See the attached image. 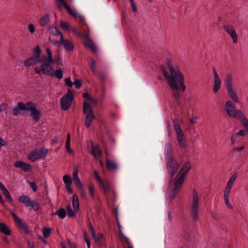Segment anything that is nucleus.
Returning <instances> with one entry per match:
<instances>
[{
	"mask_svg": "<svg viewBox=\"0 0 248 248\" xmlns=\"http://www.w3.org/2000/svg\"><path fill=\"white\" fill-rule=\"evenodd\" d=\"M167 65L169 73L164 67H161L162 73L166 79L168 85L173 92V95L175 101L179 104V93L178 90L181 89L183 92L186 90L184 77L178 66L174 67L172 61L167 59Z\"/></svg>",
	"mask_w": 248,
	"mask_h": 248,
	"instance_id": "1",
	"label": "nucleus"
},
{
	"mask_svg": "<svg viewBox=\"0 0 248 248\" xmlns=\"http://www.w3.org/2000/svg\"><path fill=\"white\" fill-rule=\"evenodd\" d=\"M191 168V164L189 162L185 163L182 166L179 172L176 175L174 183V187L169 195V199L172 200L178 193L181 188L186 174Z\"/></svg>",
	"mask_w": 248,
	"mask_h": 248,
	"instance_id": "2",
	"label": "nucleus"
},
{
	"mask_svg": "<svg viewBox=\"0 0 248 248\" xmlns=\"http://www.w3.org/2000/svg\"><path fill=\"white\" fill-rule=\"evenodd\" d=\"M47 56H44L42 57L41 62L42 64L35 67L34 70L38 75H45L50 76L52 72L53 67L51 65L54 62L52 57V53L49 47L46 48Z\"/></svg>",
	"mask_w": 248,
	"mask_h": 248,
	"instance_id": "3",
	"label": "nucleus"
},
{
	"mask_svg": "<svg viewBox=\"0 0 248 248\" xmlns=\"http://www.w3.org/2000/svg\"><path fill=\"white\" fill-rule=\"evenodd\" d=\"M225 110L228 115L238 119L248 131V120L241 110L236 109L234 104L231 101L229 100L225 103Z\"/></svg>",
	"mask_w": 248,
	"mask_h": 248,
	"instance_id": "4",
	"label": "nucleus"
},
{
	"mask_svg": "<svg viewBox=\"0 0 248 248\" xmlns=\"http://www.w3.org/2000/svg\"><path fill=\"white\" fill-rule=\"evenodd\" d=\"M225 82L226 88L230 98L234 102L239 103V98L233 89V78L231 74L228 73L226 75Z\"/></svg>",
	"mask_w": 248,
	"mask_h": 248,
	"instance_id": "5",
	"label": "nucleus"
},
{
	"mask_svg": "<svg viewBox=\"0 0 248 248\" xmlns=\"http://www.w3.org/2000/svg\"><path fill=\"white\" fill-rule=\"evenodd\" d=\"M83 112L86 115L85 125L86 127H90L91 124L95 119L93 109L90 104L86 101L83 102Z\"/></svg>",
	"mask_w": 248,
	"mask_h": 248,
	"instance_id": "6",
	"label": "nucleus"
},
{
	"mask_svg": "<svg viewBox=\"0 0 248 248\" xmlns=\"http://www.w3.org/2000/svg\"><path fill=\"white\" fill-rule=\"evenodd\" d=\"M173 126L179 146L181 148H186V139L180 125L177 123H174Z\"/></svg>",
	"mask_w": 248,
	"mask_h": 248,
	"instance_id": "7",
	"label": "nucleus"
},
{
	"mask_svg": "<svg viewBox=\"0 0 248 248\" xmlns=\"http://www.w3.org/2000/svg\"><path fill=\"white\" fill-rule=\"evenodd\" d=\"M200 203V195L196 189L192 190V197L191 203V213L194 218H197L198 209Z\"/></svg>",
	"mask_w": 248,
	"mask_h": 248,
	"instance_id": "8",
	"label": "nucleus"
},
{
	"mask_svg": "<svg viewBox=\"0 0 248 248\" xmlns=\"http://www.w3.org/2000/svg\"><path fill=\"white\" fill-rule=\"evenodd\" d=\"M166 160L169 173L171 175H173L178 170L179 162L174 159L172 156H167Z\"/></svg>",
	"mask_w": 248,
	"mask_h": 248,
	"instance_id": "9",
	"label": "nucleus"
},
{
	"mask_svg": "<svg viewBox=\"0 0 248 248\" xmlns=\"http://www.w3.org/2000/svg\"><path fill=\"white\" fill-rule=\"evenodd\" d=\"M27 110L30 111V116L36 122L39 121L41 117V112L37 109L36 105L32 102L27 103Z\"/></svg>",
	"mask_w": 248,
	"mask_h": 248,
	"instance_id": "10",
	"label": "nucleus"
},
{
	"mask_svg": "<svg viewBox=\"0 0 248 248\" xmlns=\"http://www.w3.org/2000/svg\"><path fill=\"white\" fill-rule=\"evenodd\" d=\"M73 98V93L69 89L66 94L64 95L61 100V105L62 110H66L70 107Z\"/></svg>",
	"mask_w": 248,
	"mask_h": 248,
	"instance_id": "11",
	"label": "nucleus"
},
{
	"mask_svg": "<svg viewBox=\"0 0 248 248\" xmlns=\"http://www.w3.org/2000/svg\"><path fill=\"white\" fill-rule=\"evenodd\" d=\"M94 175L96 179L99 182L100 186L102 187L104 194L108 195L111 190V186L108 180L103 181L99 175L98 173L96 170L94 171Z\"/></svg>",
	"mask_w": 248,
	"mask_h": 248,
	"instance_id": "12",
	"label": "nucleus"
},
{
	"mask_svg": "<svg viewBox=\"0 0 248 248\" xmlns=\"http://www.w3.org/2000/svg\"><path fill=\"white\" fill-rule=\"evenodd\" d=\"M19 201L23 202L27 207H31L35 210L40 209V205L35 201H31L30 198L26 195H21L19 197Z\"/></svg>",
	"mask_w": 248,
	"mask_h": 248,
	"instance_id": "13",
	"label": "nucleus"
},
{
	"mask_svg": "<svg viewBox=\"0 0 248 248\" xmlns=\"http://www.w3.org/2000/svg\"><path fill=\"white\" fill-rule=\"evenodd\" d=\"M60 40L57 41L55 44L59 46L62 45L64 48L67 51H72L73 50L74 46L73 43L66 39L63 38V35L62 33H60Z\"/></svg>",
	"mask_w": 248,
	"mask_h": 248,
	"instance_id": "14",
	"label": "nucleus"
},
{
	"mask_svg": "<svg viewBox=\"0 0 248 248\" xmlns=\"http://www.w3.org/2000/svg\"><path fill=\"white\" fill-rule=\"evenodd\" d=\"M11 214L14 218L15 223L18 227L21 228L23 231L26 233H30V230L28 226L24 223L22 219L20 218L14 212L11 211Z\"/></svg>",
	"mask_w": 248,
	"mask_h": 248,
	"instance_id": "15",
	"label": "nucleus"
},
{
	"mask_svg": "<svg viewBox=\"0 0 248 248\" xmlns=\"http://www.w3.org/2000/svg\"><path fill=\"white\" fill-rule=\"evenodd\" d=\"M224 30L230 35L233 44H237L238 42V35L232 25H226L223 26Z\"/></svg>",
	"mask_w": 248,
	"mask_h": 248,
	"instance_id": "16",
	"label": "nucleus"
},
{
	"mask_svg": "<svg viewBox=\"0 0 248 248\" xmlns=\"http://www.w3.org/2000/svg\"><path fill=\"white\" fill-rule=\"evenodd\" d=\"M214 74V84L212 89L213 93H217L221 87V81L215 68H213Z\"/></svg>",
	"mask_w": 248,
	"mask_h": 248,
	"instance_id": "17",
	"label": "nucleus"
},
{
	"mask_svg": "<svg viewBox=\"0 0 248 248\" xmlns=\"http://www.w3.org/2000/svg\"><path fill=\"white\" fill-rule=\"evenodd\" d=\"M87 149L89 153L93 155H101L102 151L100 147L97 145H94L91 141L87 142Z\"/></svg>",
	"mask_w": 248,
	"mask_h": 248,
	"instance_id": "18",
	"label": "nucleus"
},
{
	"mask_svg": "<svg viewBox=\"0 0 248 248\" xmlns=\"http://www.w3.org/2000/svg\"><path fill=\"white\" fill-rule=\"evenodd\" d=\"M42 50L39 46H37L33 50V55L30 57L33 62L37 64L41 62Z\"/></svg>",
	"mask_w": 248,
	"mask_h": 248,
	"instance_id": "19",
	"label": "nucleus"
},
{
	"mask_svg": "<svg viewBox=\"0 0 248 248\" xmlns=\"http://www.w3.org/2000/svg\"><path fill=\"white\" fill-rule=\"evenodd\" d=\"M27 103L24 104L22 102H19L16 106L13 108V115L17 116L20 113L21 110H27Z\"/></svg>",
	"mask_w": 248,
	"mask_h": 248,
	"instance_id": "20",
	"label": "nucleus"
},
{
	"mask_svg": "<svg viewBox=\"0 0 248 248\" xmlns=\"http://www.w3.org/2000/svg\"><path fill=\"white\" fill-rule=\"evenodd\" d=\"M84 37L86 39L84 42L85 46L89 48L93 52H95L97 50L96 47L91 39L89 38V33H85L84 34Z\"/></svg>",
	"mask_w": 248,
	"mask_h": 248,
	"instance_id": "21",
	"label": "nucleus"
},
{
	"mask_svg": "<svg viewBox=\"0 0 248 248\" xmlns=\"http://www.w3.org/2000/svg\"><path fill=\"white\" fill-rule=\"evenodd\" d=\"M14 166L16 168H19L24 171H30L31 169V166L22 161H16L14 164Z\"/></svg>",
	"mask_w": 248,
	"mask_h": 248,
	"instance_id": "22",
	"label": "nucleus"
},
{
	"mask_svg": "<svg viewBox=\"0 0 248 248\" xmlns=\"http://www.w3.org/2000/svg\"><path fill=\"white\" fill-rule=\"evenodd\" d=\"M90 229L91 233L95 241L100 246H102V244L100 242V240H101L103 237V234L101 233H98L97 234H96L91 224H90Z\"/></svg>",
	"mask_w": 248,
	"mask_h": 248,
	"instance_id": "23",
	"label": "nucleus"
},
{
	"mask_svg": "<svg viewBox=\"0 0 248 248\" xmlns=\"http://www.w3.org/2000/svg\"><path fill=\"white\" fill-rule=\"evenodd\" d=\"M0 232L6 235H10L11 234V230L10 228L5 224L0 222Z\"/></svg>",
	"mask_w": 248,
	"mask_h": 248,
	"instance_id": "24",
	"label": "nucleus"
},
{
	"mask_svg": "<svg viewBox=\"0 0 248 248\" xmlns=\"http://www.w3.org/2000/svg\"><path fill=\"white\" fill-rule=\"evenodd\" d=\"M48 153V150L46 148L35 149L31 152L29 155H46Z\"/></svg>",
	"mask_w": 248,
	"mask_h": 248,
	"instance_id": "25",
	"label": "nucleus"
},
{
	"mask_svg": "<svg viewBox=\"0 0 248 248\" xmlns=\"http://www.w3.org/2000/svg\"><path fill=\"white\" fill-rule=\"evenodd\" d=\"M63 71L61 69H57L54 70L52 69V72H51L50 76L53 78H56L59 79H62L63 77Z\"/></svg>",
	"mask_w": 248,
	"mask_h": 248,
	"instance_id": "26",
	"label": "nucleus"
},
{
	"mask_svg": "<svg viewBox=\"0 0 248 248\" xmlns=\"http://www.w3.org/2000/svg\"><path fill=\"white\" fill-rule=\"evenodd\" d=\"M107 169L109 170H115L118 169V166L114 161L108 159L106 160Z\"/></svg>",
	"mask_w": 248,
	"mask_h": 248,
	"instance_id": "27",
	"label": "nucleus"
},
{
	"mask_svg": "<svg viewBox=\"0 0 248 248\" xmlns=\"http://www.w3.org/2000/svg\"><path fill=\"white\" fill-rule=\"evenodd\" d=\"M72 204L75 212H78L79 210V202L78 197L76 195H74L72 198Z\"/></svg>",
	"mask_w": 248,
	"mask_h": 248,
	"instance_id": "28",
	"label": "nucleus"
},
{
	"mask_svg": "<svg viewBox=\"0 0 248 248\" xmlns=\"http://www.w3.org/2000/svg\"><path fill=\"white\" fill-rule=\"evenodd\" d=\"M49 21V16L48 15H46L40 20V24L42 26H45L48 23Z\"/></svg>",
	"mask_w": 248,
	"mask_h": 248,
	"instance_id": "29",
	"label": "nucleus"
},
{
	"mask_svg": "<svg viewBox=\"0 0 248 248\" xmlns=\"http://www.w3.org/2000/svg\"><path fill=\"white\" fill-rule=\"evenodd\" d=\"M54 214L58 215L59 218L63 219L66 217V213L63 208H61L57 210Z\"/></svg>",
	"mask_w": 248,
	"mask_h": 248,
	"instance_id": "30",
	"label": "nucleus"
},
{
	"mask_svg": "<svg viewBox=\"0 0 248 248\" xmlns=\"http://www.w3.org/2000/svg\"><path fill=\"white\" fill-rule=\"evenodd\" d=\"M48 31L49 33V34L53 36H55L58 34H60V33H61V32H59L57 29V28L55 27H50L48 29Z\"/></svg>",
	"mask_w": 248,
	"mask_h": 248,
	"instance_id": "31",
	"label": "nucleus"
},
{
	"mask_svg": "<svg viewBox=\"0 0 248 248\" xmlns=\"http://www.w3.org/2000/svg\"><path fill=\"white\" fill-rule=\"evenodd\" d=\"M66 213H67V214L68 217H76V214H75L76 212L72 211V210L71 208V206L69 204H68L66 206Z\"/></svg>",
	"mask_w": 248,
	"mask_h": 248,
	"instance_id": "32",
	"label": "nucleus"
},
{
	"mask_svg": "<svg viewBox=\"0 0 248 248\" xmlns=\"http://www.w3.org/2000/svg\"><path fill=\"white\" fill-rule=\"evenodd\" d=\"M63 181L66 186H71L72 184V180L69 176L65 175L63 176Z\"/></svg>",
	"mask_w": 248,
	"mask_h": 248,
	"instance_id": "33",
	"label": "nucleus"
},
{
	"mask_svg": "<svg viewBox=\"0 0 248 248\" xmlns=\"http://www.w3.org/2000/svg\"><path fill=\"white\" fill-rule=\"evenodd\" d=\"M90 196L93 198L94 196V187L93 184L90 183L88 185Z\"/></svg>",
	"mask_w": 248,
	"mask_h": 248,
	"instance_id": "34",
	"label": "nucleus"
},
{
	"mask_svg": "<svg viewBox=\"0 0 248 248\" xmlns=\"http://www.w3.org/2000/svg\"><path fill=\"white\" fill-rule=\"evenodd\" d=\"M65 8L68 11V13L73 17L75 18L78 17V13L76 11L72 10L68 5H65Z\"/></svg>",
	"mask_w": 248,
	"mask_h": 248,
	"instance_id": "35",
	"label": "nucleus"
},
{
	"mask_svg": "<svg viewBox=\"0 0 248 248\" xmlns=\"http://www.w3.org/2000/svg\"><path fill=\"white\" fill-rule=\"evenodd\" d=\"M65 8L68 11V13L73 17L75 18L78 17V13L76 11L72 10L68 5H65Z\"/></svg>",
	"mask_w": 248,
	"mask_h": 248,
	"instance_id": "36",
	"label": "nucleus"
},
{
	"mask_svg": "<svg viewBox=\"0 0 248 248\" xmlns=\"http://www.w3.org/2000/svg\"><path fill=\"white\" fill-rule=\"evenodd\" d=\"M242 139V138L239 137L236 134H233L231 137L232 144H233L235 142L240 141Z\"/></svg>",
	"mask_w": 248,
	"mask_h": 248,
	"instance_id": "37",
	"label": "nucleus"
},
{
	"mask_svg": "<svg viewBox=\"0 0 248 248\" xmlns=\"http://www.w3.org/2000/svg\"><path fill=\"white\" fill-rule=\"evenodd\" d=\"M236 178V174H234L232 175L228 181L227 185L232 187Z\"/></svg>",
	"mask_w": 248,
	"mask_h": 248,
	"instance_id": "38",
	"label": "nucleus"
},
{
	"mask_svg": "<svg viewBox=\"0 0 248 248\" xmlns=\"http://www.w3.org/2000/svg\"><path fill=\"white\" fill-rule=\"evenodd\" d=\"M51 232V229L48 228H44L43 230V236L45 238H47Z\"/></svg>",
	"mask_w": 248,
	"mask_h": 248,
	"instance_id": "39",
	"label": "nucleus"
},
{
	"mask_svg": "<svg viewBox=\"0 0 248 248\" xmlns=\"http://www.w3.org/2000/svg\"><path fill=\"white\" fill-rule=\"evenodd\" d=\"M70 135L68 134L67 135V139L65 143V147L69 153H71V151L70 148Z\"/></svg>",
	"mask_w": 248,
	"mask_h": 248,
	"instance_id": "40",
	"label": "nucleus"
},
{
	"mask_svg": "<svg viewBox=\"0 0 248 248\" xmlns=\"http://www.w3.org/2000/svg\"><path fill=\"white\" fill-rule=\"evenodd\" d=\"M24 64L25 66L27 67H29L33 65H35L36 64L34 63L33 61L31 59V58H30L28 60L24 62Z\"/></svg>",
	"mask_w": 248,
	"mask_h": 248,
	"instance_id": "41",
	"label": "nucleus"
},
{
	"mask_svg": "<svg viewBox=\"0 0 248 248\" xmlns=\"http://www.w3.org/2000/svg\"><path fill=\"white\" fill-rule=\"evenodd\" d=\"M61 27L65 31H68L69 29V24L66 22H65L63 21H61L60 24Z\"/></svg>",
	"mask_w": 248,
	"mask_h": 248,
	"instance_id": "42",
	"label": "nucleus"
},
{
	"mask_svg": "<svg viewBox=\"0 0 248 248\" xmlns=\"http://www.w3.org/2000/svg\"><path fill=\"white\" fill-rule=\"evenodd\" d=\"M90 66L91 68L92 71L93 72V73H94V74H96V69H95V62L93 59H91Z\"/></svg>",
	"mask_w": 248,
	"mask_h": 248,
	"instance_id": "43",
	"label": "nucleus"
},
{
	"mask_svg": "<svg viewBox=\"0 0 248 248\" xmlns=\"http://www.w3.org/2000/svg\"><path fill=\"white\" fill-rule=\"evenodd\" d=\"M2 191L4 193V194L5 195V196L10 201V202H12L13 201V199L12 197H11V196L9 191L7 190V189L5 188Z\"/></svg>",
	"mask_w": 248,
	"mask_h": 248,
	"instance_id": "44",
	"label": "nucleus"
},
{
	"mask_svg": "<svg viewBox=\"0 0 248 248\" xmlns=\"http://www.w3.org/2000/svg\"><path fill=\"white\" fill-rule=\"evenodd\" d=\"M65 85L69 87H72L74 84V83L72 82L70 78H66L64 79Z\"/></svg>",
	"mask_w": 248,
	"mask_h": 248,
	"instance_id": "45",
	"label": "nucleus"
},
{
	"mask_svg": "<svg viewBox=\"0 0 248 248\" xmlns=\"http://www.w3.org/2000/svg\"><path fill=\"white\" fill-rule=\"evenodd\" d=\"M229 196H224L225 203L229 208L232 209L233 207L229 202Z\"/></svg>",
	"mask_w": 248,
	"mask_h": 248,
	"instance_id": "46",
	"label": "nucleus"
},
{
	"mask_svg": "<svg viewBox=\"0 0 248 248\" xmlns=\"http://www.w3.org/2000/svg\"><path fill=\"white\" fill-rule=\"evenodd\" d=\"M73 182L75 185L78 187V188H82V187H83V185L79 178L73 180Z\"/></svg>",
	"mask_w": 248,
	"mask_h": 248,
	"instance_id": "47",
	"label": "nucleus"
},
{
	"mask_svg": "<svg viewBox=\"0 0 248 248\" xmlns=\"http://www.w3.org/2000/svg\"><path fill=\"white\" fill-rule=\"evenodd\" d=\"M79 22H83L84 24V25L86 26V27H87V31L88 32L86 33H89V27H88V25L85 22V18L83 16H79Z\"/></svg>",
	"mask_w": 248,
	"mask_h": 248,
	"instance_id": "48",
	"label": "nucleus"
},
{
	"mask_svg": "<svg viewBox=\"0 0 248 248\" xmlns=\"http://www.w3.org/2000/svg\"><path fill=\"white\" fill-rule=\"evenodd\" d=\"M165 151H166V153L169 154H170L171 152V145L170 143H167L165 145Z\"/></svg>",
	"mask_w": 248,
	"mask_h": 248,
	"instance_id": "49",
	"label": "nucleus"
},
{
	"mask_svg": "<svg viewBox=\"0 0 248 248\" xmlns=\"http://www.w3.org/2000/svg\"><path fill=\"white\" fill-rule=\"evenodd\" d=\"M232 188V187L227 185L224 190V196H229Z\"/></svg>",
	"mask_w": 248,
	"mask_h": 248,
	"instance_id": "50",
	"label": "nucleus"
},
{
	"mask_svg": "<svg viewBox=\"0 0 248 248\" xmlns=\"http://www.w3.org/2000/svg\"><path fill=\"white\" fill-rule=\"evenodd\" d=\"M75 85L77 89L80 88L82 85V81L80 79H77L74 82Z\"/></svg>",
	"mask_w": 248,
	"mask_h": 248,
	"instance_id": "51",
	"label": "nucleus"
},
{
	"mask_svg": "<svg viewBox=\"0 0 248 248\" xmlns=\"http://www.w3.org/2000/svg\"><path fill=\"white\" fill-rule=\"evenodd\" d=\"M28 30L30 33H33L35 31V26L33 24H30L28 26Z\"/></svg>",
	"mask_w": 248,
	"mask_h": 248,
	"instance_id": "52",
	"label": "nucleus"
},
{
	"mask_svg": "<svg viewBox=\"0 0 248 248\" xmlns=\"http://www.w3.org/2000/svg\"><path fill=\"white\" fill-rule=\"evenodd\" d=\"M57 2L59 3V8L61 9L62 6L65 7V5H67L65 2V0H56Z\"/></svg>",
	"mask_w": 248,
	"mask_h": 248,
	"instance_id": "53",
	"label": "nucleus"
},
{
	"mask_svg": "<svg viewBox=\"0 0 248 248\" xmlns=\"http://www.w3.org/2000/svg\"><path fill=\"white\" fill-rule=\"evenodd\" d=\"M78 178H79L78 176V170L77 169L75 168L74 170L73 174V181Z\"/></svg>",
	"mask_w": 248,
	"mask_h": 248,
	"instance_id": "54",
	"label": "nucleus"
},
{
	"mask_svg": "<svg viewBox=\"0 0 248 248\" xmlns=\"http://www.w3.org/2000/svg\"><path fill=\"white\" fill-rule=\"evenodd\" d=\"M28 182L29 183L33 191L34 192L36 191L37 190V188L36 184L34 182H31L29 181Z\"/></svg>",
	"mask_w": 248,
	"mask_h": 248,
	"instance_id": "55",
	"label": "nucleus"
},
{
	"mask_svg": "<svg viewBox=\"0 0 248 248\" xmlns=\"http://www.w3.org/2000/svg\"><path fill=\"white\" fill-rule=\"evenodd\" d=\"M28 159L31 161H34L38 159H41V156H28Z\"/></svg>",
	"mask_w": 248,
	"mask_h": 248,
	"instance_id": "56",
	"label": "nucleus"
},
{
	"mask_svg": "<svg viewBox=\"0 0 248 248\" xmlns=\"http://www.w3.org/2000/svg\"><path fill=\"white\" fill-rule=\"evenodd\" d=\"M6 145V141L3 139L2 138L0 137V150L3 146H5Z\"/></svg>",
	"mask_w": 248,
	"mask_h": 248,
	"instance_id": "57",
	"label": "nucleus"
},
{
	"mask_svg": "<svg viewBox=\"0 0 248 248\" xmlns=\"http://www.w3.org/2000/svg\"><path fill=\"white\" fill-rule=\"evenodd\" d=\"M239 137L242 138L246 135V131L245 130H240L238 133H236Z\"/></svg>",
	"mask_w": 248,
	"mask_h": 248,
	"instance_id": "58",
	"label": "nucleus"
},
{
	"mask_svg": "<svg viewBox=\"0 0 248 248\" xmlns=\"http://www.w3.org/2000/svg\"><path fill=\"white\" fill-rule=\"evenodd\" d=\"M84 238H85L86 242L87 243V245L88 248H90L91 244H90V240L87 237L86 234H84Z\"/></svg>",
	"mask_w": 248,
	"mask_h": 248,
	"instance_id": "59",
	"label": "nucleus"
},
{
	"mask_svg": "<svg viewBox=\"0 0 248 248\" xmlns=\"http://www.w3.org/2000/svg\"><path fill=\"white\" fill-rule=\"evenodd\" d=\"M124 239L125 242L126 243V244H127V245L128 246V248H133L132 246L130 245V243L129 242L128 238H127L125 236H124Z\"/></svg>",
	"mask_w": 248,
	"mask_h": 248,
	"instance_id": "60",
	"label": "nucleus"
},
{
	"mask_svg": "<svg viewBox=\"0 0 248 248\" xmlns=\"http://www.w3.org/2000/svg\"><path fill=\"white\" fill-rule=\"evenodd\" d=\"M79 189H80V194L81 196L82 197H85L86 193L84 189L83 186L82 187V188H79Z\"/></svg>",
	"mask_w": 248,
	"mask_h": 248,
	"instance_id": "61",
	"label": "nucleus"
},
{
	"mask_svg": "<svg viewBox=\"0 0 248 248\" xmlns=\"http://www.w3.org/2000/svg\"><path fill=\"white\" fill-rule=\"evenodd\" d=\"M97 76L98 77V78L101 79V80H104L105 79L107 76L105 74H101V73H98V74H97Z\"/></svg>",
	"mask_w": 248,
	"mask_h": 248,
	"instance_id": "62",
	"label": "nucleus"
},
{
	"mask_svg": "<svg viewBox=\"0 0 248 248\" xmlns=\"http://www.w3.org/2000/svg\"><path fill=\"white\" fill-rule=\"evenodd\" d=\"M130 4H131V6L132 7V11L135 12H137V6L135 5L134 2L131 3Z\"/></svg>",
	"mask_w": 248,
	"mask_h": 248,
	"instance_id": "63",
	"label": "nucleus"
},
{
	"mask_svg": "<svg viewBox=\"0 0 248 248\" xmlns=\"http://www.w3.org/2000/svg\"><path fill=\"white\" fill-rule=\"evenodd\" d=\"M66 187L67 188V191L69 194H71L73 193V190L71 187V186H66Z\"/></svg>",
	"mask_w": 248,
	"mask_h": 248,
	"instance_id": "64",
	"label": "nucleus"
}]
</instances>
